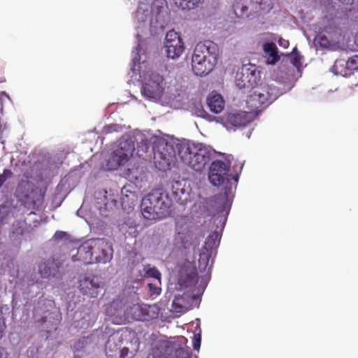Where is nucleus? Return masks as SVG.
I'll list each match as a JSON object with an SVG mask.
<instances>
[{
    "label": "nucleus",
    "instance_id": "nucleus-10",
    "mask_svg": "<svg viewBox=\"0 0 358 358\" xmlns=\"http://www.w3.org/2000/svg\"><path fill=\"white\" fill-rule=\"evenodd\" d=\"M129 345H138L136 333L128 328H121L108 336L105 344L106 355L108 358H129Z\"/></svg>",
    "mask_w": 358,
    "mask_h": 358
},
{
    "label": "nucleus",
    "instance_id": "nucleus-21",
    "mask_svg": "<svg viewBox=\"0 0 358 358\" xmlns=\"http://www.w3.org/2000/svg\"><path fill=\"white\" fill-rule=\"evenodd\" d=\"M199 280V275L195 266L188 262L180 271L178 283L180 286L189 287L194 286Z\"/></svg>",
    "mask_w": 358,
    "mask_h": 358
},
{
    "label": "nucleus",
    "instance_id": "nucleus-29",
    "mask_svg": "<svg viewBox=\"0 0 358 358\" xmlns=\"http://www.w3.org/2000/svg\"><path fill=\"white\" fill-rule=\"evenodd\" d=\"M177 7L182 10H190L199 6L201 0H174Z\"/></svg>",
    "mask_w": 358,
    "mask_h": 358
},
{
    "label": "nucleus",
    "instance_id": "nucleus-32",
    "mask_svg": "<svg viewBox=\"0 0 358 358\" xmlns=\"http://www.w3.org/2000/svg\"><path fill=\"white\" fill-rule=\"evenodd\" d=\"M94 335H92L91 336H84L82 338L79 339L76 341L73 345V349L76 351H81L83 349H85L89 344L91 343Z\"/></svg>",
    "mask_w": 358,
    "mask_h": 358
},
{
    "label": "nucleus",
    "instance_id": "nucleus-47",
    "mask_svg": "<svg viewBox=\"0 0 358 358\" xmlns=\"http://www.w3.org/2000/svg\"><path fill=\"white\" fill-rule=\"evenodd\" d=\"M250 135H251V131H248V132L246 133V137H247L248 138H250Z\"/></svg>",
    "mask_w": 358,
    "mask_h": 358
},
{
    "label": "nucleus",
    "instance_id": "nucleus-2",
    "mask_svg": "<svg viewBox=\"0 0 358 358\" xmlns=\"http://www.w3.org/2000/svg\"><path fill=\"white\" fill-rule=\"evenodd\" d=\"M137 138L140 140V144L136 149V155L143 159L153 156L154 164L161 171L171 169L176 162L177 155L183 164L196 172L202 171L217 155H225L217 152L210 145L189 141H179L169 136L148 132L139 134Z\"/></svg>",
    "mask_w": 358,
    "mask_h": 358
},
{
    "label": "nucleus",
    "instance_id": "nucleus-27",
    "mask_svg": "<svg viewBox=\"0 0 358 358\" xmlns=\"http://www.w3.org/2000/svg\"><path fill=\"white\" fill-rule=\"evenodd\" d=\"M138 225L135 221L131 218L124 219L118 224L119 231L125 236L126 238H136L138 235Z\"/></svg>",
    "mask_w": 358,
    "mask_h": 358
},
{
    "label": "nucleus",
    "instance_id": "nucleus-1",
    "mask_svg": "<svg viewBox=\"0 0 358 358\" xmlns=\"http://www.w3.org/2000/svg\"><path fill=\"white\" fill-rule=\"evenodd\" d=\"M228 155L223 162L214 159L208 171V180L215 187L222 186V192L205 200L204 208L208 215L210 216V234L208 236L204 245L199 254V269L201 273H205L201 276L200 286L202 292L206 289L210 278V271L220 245L222 231L227 223L229 214L237 184L244 163L241 162L238 171L234 170L232 176L230 171L231 162Z\"/></svg>",
    "mask_w": 358,
    "mask_h": 358
},
{
    "label": "nucleus",
    "instance_id": "nucleus-22",
    "mask_svg": "<svg viewBox=\"0 0 358 358\" xmlns=\"http://www.w3.org/2000/svg\"><path fill=\"white\" fill-rule=\"evenodd\" d=\"M358 69V55H353L348 58L347 61L340 59L336 60L331 71L335 75L341 74L347 76L352 71Z\"/></svg>",
    "mask_w": 358,
    "mask_h": 358
},
{
    "label": "nucleus",
    "instance_id": "nucleus-50",
    "mask_svg": "<svg viewBox=\"0 0 358 358\" xmlns=\"http://www.w3.org/2000/svg\"><path fill=\"white\" fill-rule=\"evenodd\" d=\"M271 8V6H270V5L268 4V5L267 10H269Z\"/></svg>",
    "mask_w": 358,
    "mask_h": 358
},
{
    "label": "nucleus",
    "instance_id": "nucleus-25",
    "mask_svg": "<svg viewBox=\"0 0 358 358\" xmlns=\"http://www.w3.org/2000/svg\"><path fill=\"white\" fill-rule=\"evenodd\" d=\"M191 296L189 294H177L172 302L171 310L176 313L187 312L191 307Z\"/></svg>",
    "mask_w": 358,
    "mask_h": 358
},
{
    "label": "nucleus",
    "instance_id": "nucleus-17",
    "mask_svg": "<svg viewBox=\"0 0 358 358\" xmlns=\"http://www.w3.org/2000/svg\"><path fill=\"white\" fill-rule=\"evenodd\" d=\"M80 292L90 298H96L103 287V282L99 276L85 274L79 276L78 280Z\"/></svg>",
    "mask_w": 358,
    "mask_h": 358
},
{
    "label": "nucleus",
    "instance_id": "nucleus-8",
    "mask_svg": "<svg viewBox=\"0 0 358 358\" xmlns=\"http://www.w3.org/2000/svg\"><path fill=\"white\" fill-rule=\"evenodd\" d=\"M219 47L215 42L206 40L194 48L192 57V69L197 76L209 74L215 66L219 56Z\"/></svg>",
    "mask_w": 358,
    "mask_h": 358
},
{
    "label": "nucleus",
    "instance_id": "nucleus-13",
    "mask_svg": "<svg viewBox=\"0 0 358 358\" xmlns=\"http://www.w3.org/2000/svg\"><path fill=\"white\" fill-rule=\"evenodd\" d=\"M320 30L315 39L319 46L333 49L338 45L341 38V31L334 20L324 19Z\"/></svg>",
    "mask_w": 358,
    "mask_h": 358
},
{
    "label": "nucleus",
    "instance_id": "nucleus-35",
    "mask_svg": "<svg viewBox=\"0 0 358 358\" xmlns=\"http://www.w3.org/2000/svg\"><path fill=\"white\" fill-rule=\"evenodd\" d=\"M171 358H192V352L190 348H179L176 349L174 347V351Z\"/></svg>",
    "mask_w": 358,
    "mask_h": 358
},
{
    "label": "nucleus",
    "instance_id": "nucleus-30",
    "mask_svg": "<svg viewBox=\"0 0 358 358\" xmlns=\"http://www.w3.org/2000/svg\"><path fill=\"white\" fill-rule=\"evenodd\" d=\"M193 113L197 117H202L206 119L210 122L216 120L217 117H215L210 114H208L203 108L201 104L196 105L194 108Z\"/></svg>",
    "mask_w": 358,
    "mask_h": 358
},
{
    "label": "nucleus",
    "instance_id": "nucleus-11",
    "mask_svg": "<svg viewBox=\"0 0 358 358\" xmlns=\"http://www.w3.org/2000/svg\"><path fill=\"white\" fill-rule=\"evenodd\" d=\"M150 18L151 14L148 5L140 3L135 16L137 45L133 51L143 52V50H148V41L145 38L148 33L151 35L156 34L153 28L151 27V24H150Z\"/></svg>",
    "mask_w": 358,
    "mask_h": 358
},
{
    "label": "nucleus",
    "instance_id": "nucleus-34",
    "mask_svg": "<svg viewBox=\"0 0 358 358\" xmlns=\"http://www.w3.org/2000/svg\"><path fill=\"white\" fill-rule=\"evenodd\" d=\"M126 128L125 125L119 124H110L104 126L102 129V133L108 134L112 133L122 132Z\"/></svg>",
    "mask_w": 358,
    "mask_h": 358
},
{
    "label": "nucleus",
    "instance_id": "nucleus-14",
    "mask_svg": "<svg viewBox=\"0 0 358 358\" xmlns=\"http://www.w3.org/2000/svg\"><path fill=\"white\" fill-rule=\"evenodd\" d=\"M151 18L150 24L155 30V33L162 31L169 22L168 6L166 0H154L150 10Z\"/></svg>",
    "mask_w": 358,
    "mask_h": 358
},
{
    "label": "nucleus",
    "instance_id": "nucleus-37",
    "mask_svg": "<svg viewBox=\"0 0 358 358\" xmlns=\"http://www.w3.org/2000/svg\"><path fill=\"white\" fill-rule=\"evenodd\" d=\"M351 5L352 8L350 10L348 17L351 20L358 22V1Z\"/></svg>",
    "mask_w": 358,
    "mask_h": 358
},
{
    "label": "nucleus",
    "instance_id": "nucleus-12",
    "mask_svg": "<svg viewBox=\"0 0 358 358\" xmlns=\"http://www.w3.org/2000/svg\"><path fill=\"white\" fill-rule=\"evenodd\" d=\"M285 92V90L280 89L273 85H269L264 88L254 89L246 100L248 108L258 112L261 110L260 108L267 107Z\"/></svg>",
    "mask_w": 358,
    "mask_h": 358
},
{
    "label": "nucleus",
    "instance_id": "nucleus-42",
    "mask_svg": "<svg viewBox=\"0 0 358 358\" xmlns=\"http://www.w3.org/2000/svg\"><path fill=\"white\" fill-rule=\"evenodd\" d=\"M6 100L10 101V97L6 92H1L0 93V103H1L0 111H1V113L3 112V103Z\"/></svg>",
    "mask_w": 358,
    "mask_h": 358
},
{
    "label": "nucleus",
    "instance_id": "nucleus-40",
    "mask_svg": "<svg viewBox=\"0 0 358 358\" xmlns=\"http://www.w3.org/2000/svg\"><path fill=\"white\" fill-rule=\"evenodd\" d=\"M150 296H158L161 293V288L155 284L148 283L147 285Z\"/></svg>",
    "mask_w": 358,
    "mask_h": 358
},
{
    "label": "nucleus",
    "instance_id": "nucleus-31",
    "mask_svg": "<svg viewBox=\"0 0 358 358\" xmlns=\"http://www.w3.org/2000/svg\"><path fill=\"white\" fill-rule=\"evenodd\" d=\"M143 271L146 276L157 280L159 283L161 284L162 275L157 267L148 264L144 266Z\"/></svg>",
    "mask_w": 358,
    "mask_h": 358
},
{
    "label": "nucleus",
    "instance_id": "nucleus-28",
    "mask_svg": "<svg viewBox=\"0 0 358 358\" xmlns=\"http://www.w3.org/2000/svg\"><path fill=\"white\" fill-rule=\"evenodd\" d=\"M208 108L212 113H220L224 108V101L222 96L217 93L210 94L206 99Z\"/></svg>",
    "mask_w": 358,
    "mask_h": 358
},
{
    "label": "nucleus",
    "instance_id": "nucleus-18",
    "mask_svg": "<svg viewBox=\"0 0 358 358\" xmlns=\"http://www.w3.org/2000/svg\"><path fill=\"white\" fill-rule=\"evenodd\" d=\"M52 306V301L47 300L41 295L38 298L37 303H34L33 315L36 323L42 326L43 330L48 334L50 333L52 329L57 330V324H52L49 328V322L47 321V313L49 312V307Z\"/></svg>",
    "mask_w": 358,
    "mask_h": 358
},
{
    "label": "nucleus",
    "instance_id": "nucleus-41",
    "mask_svg": "<svg viewBox=\"0 0 358 358\" xmlns=\"http://www.w3.org/2000/svg\"><path fill=\"white\" fill-rule=\"evenodd\" d=\"M67 236V234L63 231H57L54 236L53 238L56 241H59L64 239Z\"/></svg>",
    "mask_w": 358,
    "mask_h": 358
},
{
    "label": "nucleus",
    "instance_id": "nucleus-43",
    "mask_svg": "<svg viewBox=\"0 0 358 358\" xmlns=\"http://www.w3.org/2000/svg\"><path fill=\"white\" fill-rule=\"evenodd\" d=\"M3 311L8 312L9 307L7 305H3L0 306V322L3 324Z\"/></svg>",
    "mask_w": 358,
    "mask_h": 358
},
{
    "label": "nucleus",
    "instance_id": "nucleus-16",
    "mask_svg": "<svg viewBox=\"0 0 358 358\" xmlns=\"http://www.w3.org/2000/svg\"><path fill=\"white\" fill-rule=\"evenodd\" d=\"M252 119V115L245 111H232L222 117H217L220 122L228 131H235L236 129L245 127Z\"/></svg>",
    "mask_w": 358,
    "mask_h": 358
},
{
    "label": "nucleus",
    "instance_id": "nucleus-36",
    "mask_svg": "<svg viewBox=\"0 0 358 358\" xmlns=\"http://www.w3.org/2000/svg\"><path fill=\"white\" fill-rule=\"evenodd\" d=\"M176 230L179 235H184L185 236L186 235L190 236V233L192 232V229H189L188 227H184L180 221L176 222Z\"/></svg>",
    "mask_w": 358,
    "mask_h": 358
},
{
    "label": "nucleus",
    "instance_id": "nucleus-6",
    "mask_svg": "<svg viewBox=\"0 0 358 358\" xmlns=\"http://www.w3.org/2000/svg\"><path fill=\"white\" fill-rule=\"evenodd\" d=\"M94 206L102 217H108L111 212L120 205L127 213L132 210L136 204L138 194L132 185H125L121 189V197L117 192L101 189L95 192Z\"/></svg>",
    "mask_w": 358,
    "mask_h": 358
},
{
    "label": "nucleus",
    "instance_id": "nucleus-19",
    "mask_svg": "<svg viewBox=\"0 0 358 358\" xmlns=\"http://www.w3.org/2000/svg\"><path fill=\"white\" fill-rule=\"evenodd\" d=\"M126 313L134 320L148 322L158 317L159 308L156 305L136 303L127 308Z\"/></svg>",
    "mask_w": 358,
    "mask_h": 358
},
{
    "label": "nucleus",
    "instance_id": "nucleus-49",
    "mask_svg": "<svg viewBox=\"0 0 358 358\" xmlns=\"http://www.w3.org/2000/svg\"><path fill=\"white\" fill-rule=\"evenodd\" d=\"M17 271H13V273H12V274H11V275H12V276H15V274H17Z\"/></svg>",
    "mask_w": 358,
    "mask_h": 358
},
{
    "label": "nucleus",
    "instance_id": "nucleus-46",
    "mask_svg": "<svg viewBox=\"0 0 358 358\" xmlns=\"http://www.w3.org/2000/svg\"><path fill=\"white\" fill-rule=\"evenodd\" d=\"M3 324L0 322V339L3 336Z\"/></svg>",
    "mask_w": 358,
    "mask_h": 358
},
{
    "label": "nucleus",
    "instance_id": "nucleus-48",
    "mask_svg": "<svg viewBox=\"0 0 358 358\" xmlns=\"http://www.w3.org/2000/svg\"><path fill=\"white\" fill-rule=\"evenodd\" d=\"M3 131V129H2V124L0 122V133H2Z\"/></svg>",
    "mask_w": 358,
    "mask_h": 358
},
{
    "label": "nucleus",
    "instance_id": "nucleus-15",
    "mask_svg": "<svg viewBox=\"0 0 358 358\" xmlns=\"http://www.w3.org/2000/svg\"><path fill=\"white\" fill-rule=\"evenodd\" d=\"M260 78V71L257 70V66L249 63L243 64L238 69L236 76V83L239 89H253L259 81Z\"/></svg>",
    "mask_w": 358,
    "mask_h": 358
},
{
    "label": "nucleus",
    "instance_id": "nucleus-39",
    "mask_svg": "<svg viewBox=\"0 0 358 358\" xmlns=\"http://www.w3.org/2000/svg\"><path fill=\"white\" fill-rule=\"evenodd\" d=\"M201 330H199V333H196L194 335L192 345L194 350L199 351L201 347Z\"/></svg>",
    "mask_w": 358,
    "mask_h": 358
},
{
    "label": "nucleus",
    "instance_id": "nucleus-23",
    "mask_svg": "<svg viewBox=\"0 0 358 358\" xmlns=\"http://www.w3.org/2000/svg\"><path fill=\"white\" fill-rule=\"evenodd\" d=\"M94 320V315L90 313L89 309L84 308L83 310L76 311L73 325L78 330H85L91 327Z\"/></svg>",
    "mask_w": 358,
    "mask_h": 358
},
{
    "label": "nucleus",
    "instance_id": "nucleus-7",
    "mask_svg": "<svg viewBox=\"0 0 358 358\" xmlns=\"http://www.w3.org/2000/svg\"><path fill=\"white\" fill-rule=\"evenodd\" d=\"M113 255L111 243L105 238H91L82 243L71 255L72 262L83 264H106Z\"/></svg>",
    "mask_w": 358,
    "mask_h": 358
},
{
    "label": "nucleus",
    "instance_id": "nucleus-4",
    "mask_svg": "<svg viewBox=\"0 0 358 358\" xmlns=\"http://www.w3.org/2000/svg\"><path fill=\"white\" fill-rule=\"evenodd\" d=\"M59 263L52 258L43 259L37 265V272L32 271L25 273L16 282L13 294V303L20 301L28 307L32 299L39 295L46 287L44 279L61 278Z\"/></svg>",
    "mask_w": 358,
    "mask_h": 358
},
{
    "label": "nucleus",
    "instance_id": "nucleus-38",
    "mask_svg": "<svg viewBox=\"0 0 358 358\" xmlns=\"http://www.w3.org/2000/svg\"><path fill=\"white\" fill-rule=\"evenodd\" d=\"M128 171L129 173V176L131 177V179L138 180L140 179L141 173L143 172V169L139 168H132L129 169Z\"/></svg>",
    "mask_w": 358,
    "mask_h": 358
},
{
    "label": "nucleus",
    "instance_id": "nucleus-44",
    "mask_svg": "<svg viewBox=\"0 0 358 358\" xmlns=\"http://www.w3.org/2000/svg\"><path fill=\"white\" fill-rule=\"evenodd\" d=\"M278 43L280 47L283 48H287L289 46V41L281 37L279 38Z\"/></svg>",
    "mask_w": 358,
    "mask_h": 358
},
{
    "label": "nucleus",
    "instance_id": "nucleus-5",
    "mask_svg": "<svg viewBox=\"0 0 358 358\" xmlns=\"http://www.w3.org/2000/svg\"><path fill=\"white\" fill-rule=\"evenodd\" d=\"M131 64L129 75L131 79L128 83H141V92L148 100L157 102L162 97L166 83L162 75L148 68V54L145 50L143 52L131 53Z\"/></svg>",
    "mask_w": 358,
    "mask_h": 358
},
{
    "label": "nucleus",
    "instance_id": "nucleus-33",
    "mask_svg": "<svg viewBox=\"0 0 358 358\" xmlns=\"http://www.w3.org/2000/svg\"><path fill=\"white\" fill-rule=\"evenodd\" d=\"M289 56L290 57L291 63L293 64L294 66H295L298 70H299V69L302 66L301 60L303 59V57L300 55L296 47L292 50V53Z\"/></svg>",
    "mask_w": 358,
    "mask_h": 358
},
{
    "label": "nucleus",
    "instance_id": "nucleus-3",
    "mask_svg": "<svg viewBox=\"0 0 358 358\" xmlns=\"http://www.w3.org/2000/svg\"><path fill=\"white\" fill-rule=\"evenodd\" d=\"M190 188L187 181L173 180L169 185V191L162 189L152 190L141 200V209L144 218L159 220L166 217L172 202L185 205L189 199Z\"/></svg>",
    "mask_w": 358,
    "mask_h": 358
},
{
    "label": "nucleus",
    "instance_id": "nucleus-9",
    "mask_svg": "<svg viewBox=\"0 0 358 358\" xmlns=\"http://www.w3.org/2000/svg\"><path fill=\"white\" fill-rule=\"evenodd\" d=\"M140 131H135L132 134L123 135L114 147L109 157L103 164V169L106 171H115L124 166L133 156L136 150L140 140L137 138Z\"/></svg>",
    "mask_w": 358,
    "mask_h": 358
},
{
    "label": "nucleus",
    "instance_id": "nucleus-26",
    "mask_svg": "<svg viewBox=\"0 0 358 358\" xmlns=\"http://www.w3.org/2000/svg\"><path fill=\"white\" fill-rule=\"evenodd\" d=\"M265 63L269 65L275 64L280 59L276 45L272 42H266L263 44Z\"/></svg>",
    "mask_w": 358,
    "mask_h": 358
},
{
    "label": "nucleus",
    "instance_id": "nucleus-45",
    "mask_svg": "<svg viewBox=\"0 0 358 358\" xmlns=\"http://www.w3.org/2000/svg\"><path fill=\"white\" fill-rule=\"evenodd\" d=\"M82 213H83V208H80L77 211V215L80 217H83L87 221V219L82 215Z\"/></svg>",
    "mask_w": 358,
    "mask_h": 358
},
{
    "label": "nucleus",
    "instance_id": "nucleus-24",
    "mask_svg": "<svg viewBox=\"0 0 358 358\" xmlns=\"http://www.w3.org/2000/svg\"><path fill=\"white\" fill-rule=\"evenodd\" d=\"M173 351V343L164 340L158 341L152 348V358H171Z\"/></svg>",
    "mask_w": 358,
    "mask_h": 358
},
{
    "label": "nucleus",
    "instance_id": "nucleus-20",
    "mask_svg": "<svg viewBox=\"0 0 358 358\" xmlns=\"http://www.w3.org/2000/svg\"><path fill=\"white\" fill-rule=\"evenodd\" d=\"M163 49L167 58L176 59L184 51V44L179 34L173 30L166 33Z\"/></svg>",
    "mask_w": 358,
    "mask_h": 358
}]
</instances>
